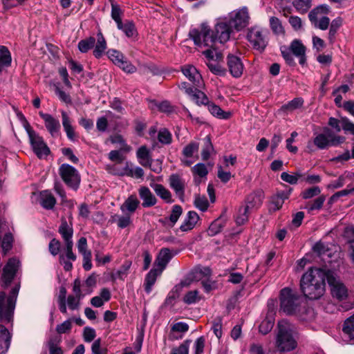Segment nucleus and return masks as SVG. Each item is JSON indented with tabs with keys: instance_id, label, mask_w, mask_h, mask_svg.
Returning a JSON list of instances; mask_svg holds the SVG:
<instances>
[{
	"instance_id": "e433bc0d",
	"label": "nucleus",
	"mask_w": 354,
	"mask_h": 354,
	"mask_svg": "<svg viewBox=\"0 0 354 354\" xmlns=\"http://www.w3.org/2000/svg\"><path fill=\"white\" fill-rule=\"evenodd\" d=\"M207 109L209 111L214 115L220 119H227L230 116V113L223 111L218 106L214 103L208 102Z\"/></svg>"
},
{
	"instance_id": "680f3d73",
	"label": "nucleus",
	"mask_w": 354,
	"mask_h": 354,
	"mask_svg": "<svg viewBox=\"0 0 354 354\" xmlns=\"http://www.w3.org/2000/svg\"><path fill=\"white\" fill-rule=\"evenodd\" d=\"M1 237V234H0V238ZM12 241V236L10 233L6 234L2 240L0 239V245L4 252H6L11 248Z\"/></svg>"
},
{
	"instance_id": "4d7b16f0",
	"label": "nucleus",
	"mask_w": 354,
	"mask_h": 354,
	"mask_svg": "<svg viewBox=\"0 0 354 354\" xmlns=\"http://www.w3.org/2000/svg\"><path fill=\"white\" fill-rule=\"evenodd\" d=\"M122 12L119 6L111 3V17L117 24V27H120V23H122L121 15Z\"/></svg>"
},
{
	"instance_id": "cd10ccee",
	"label": "nucleus",
	"mask_w": 354,
	"mask_h": 354,
	"mask_svg": "<svg viewBox=\"0 0 354 354\" xmlns=\"http://www.w3.org/2000/svg\"><path fill=\"white\" fill-rule=\"evenodd\" d=\"M11 336L8 330L3 325H0V354L5 353L10 344Z\"/></svg>"
},
{
	"instance_id": "2f4dec72",
	"label": "nucleus",
	"mask_w": 354,
	"mask_h": 354,
	"mask_svg": "<svg viewBox=\"0 0 354 354\" xmlns=\"http://www.w3.org/2000/svg\"><path fill=\"white\" fill-rule=\"evenodd\" d=\"M106 49V42L101 32L97 34V42L94 45L93 55L96 58H100L104 54Z\"/></svg>"
},
{
	"instance_id": "7c9ffc66",
	"label": "nucleus",
	"mask_w": 354,
	"mask_h": 354,
	"mask_svg": "<svg viewBox=\"0 0 354 354\" xmlns=\"http://www.w3.org/2000/svg\"><path fill=\"white\" fill-rule=\"evenodd\" d=\"M162 273V271L158 268L151 269L146 275L145 279V290L147 293H150L152 286L154 285L157 277Z\"/></svg>"
},
{
	"instance_id": "4be33fe9",
	"label": "nucleus",
	"mask_w": 354,
	"mask_h": 354,
	"mask_svg": "<svg viewBox=\"0 0 354 354\" xmlns=\"http://www.w3.org/2000/svg\"><path fill=\"white\" fill-rule=\"evenodd\" d=\"M169 185L175 191L177 196L183 199L185 194V181L178 174L170 176Z\"/></svg>"
},
{
	"instance_id": "6e6552de",
	"label": "nucleus",
	"mask_w": 354,
	"mask_h": 354,
	"mask_svg": "<svg viewBox=\"0 0 354 354\" xmlns=\"http://www.w3.org/2000/svg\"><path fill=\"white\" fill-rule=\"evenodd\" d=\"M106 170L111 174L120 176H129L140 178L144 176V171L141 167H133L131 162H127L124 166L120 164L107 165Z\"/></svg>"
},
{
	"instance_id": "bf43d9fd",
	"label": "nucleus",
	"mask_w": 354,
	"mask_h": 354,
	"mask_svg": "<svg viewBox=\"0 0 354 354\" xmlns=\"http://www.w3.org/2000/svg\"><path fill=\"white\" fill-rule=\"evenodd\" d=\"M158 140L164 145H168L171 142V134L166 129H162L158 131Z\"/></svg>"
},
{
	"instance_id": "bb28decb",
	"label": "nucleus",
	"mask_w": 354,
	"mask_h": 354,
	"mask_svg": "<svg viewBox=\"0 0 354 354\" xmlns=\"http://www.w3.org/2000/svg\"><path fill=\"white\" fill-rule=\"evenodd\" d=\"M198 220L199 216L196 212H188L183 223L180 227V230L183 232L191 230L194 227Z\"/></svg>"
},
{
	"instance_id": "0eeeda50",
	"label": "nucleus",
	"mask_w": 354,
	"mask_h": 354,
	"mask_svg": "<svg viewBox=\"0 0 354 354\" xmlns=\"http://www.w3.org/2000/svg\"><path fill=\"white\" fill-rule=\"evenodd\" d=\"M345 141V138L341 136L335 135L328 128H324V132L318 133L314 138L313 143L319 149H325L330 146H337Z\"/></svg>"
},
{
	"instance_id": "a18cd8bd",
	"label": "nucleus",
	"mask_w": 354,
	"mask_h": 354,
	"mask_svg": "<svg viewBox=\"0 0 354 354\" xmlns=\"http://www.w3.org/2000/svg\"><path fill=\"white\" fill-rule=\"evenodd\" d=\"M213 150L214 147L212 144L210 138L209 136H206L204 139V146L201 152L202 159L203 160H208Z\"/></svg>"
},
{
	"instance_id": "338daca9",
	"label": "nucleus",
	"mask_w": 354,
	"mask_h": 354,
	"mask_svg": "<svg viewBox=\"0 0 354 354\" xmlns=\"http://www.w3.org/2000/svg\"><path fill=\"white\" fill-rule=\"evenodd\" d=\"M192 171L194 174L203 178L207 176L208 171L207 167L203 163H198L192 168Z\"/></svg>"
},
{
	"instance_id": "a878e982",
	"label": "nucleus",
	"mask_w": 354,
	"mask_h": 354,
	"mask_svg": "<svg viewBox=\"0 0 354 354\" xmlns=\"http://www.w3.org/2000/svg\"><path fill=\"white\" fill-rule=\"evenodd\" d=\"M61 114L62 125L66 133L67 138L71 141H75L76 140L77 135L75 132L74 128L71 124V119L68 116V113L64 111H62Z\"/></svg>"
},
{
	"instance_id": "c85d7f7f",
	"label": "nucleus",
	"mask_w": 354,
	"mask_h": 354,
	"mask_svg": "<svg viewBox=\"0 0 354 354\" xmlns=\"http://www.w3.org/2000/svg\"><path fill=\"white\" fill-rule=\"evenodd\" d=\"M139 204L140 201L137 197L135 195H131L120 206V209L122 212H128V214H131L137 209Z\"/></svg>"
},
{
	"instance_id": "f704fd0d",
	"label": "nucleus",
	"mask_w": 354,
	"mask_h": 354,
	"mask_svg": "<svg viewBox=\"0 0 354 354\" xmlns=\"http://www.w3.org/2000/svg\"><path fill=\"white\" fill-rule=\"evenodd\" d=\"M326 201V196L324 195H320L316 198L313 201L308 202L305 205V209L308 212L314 210H319L322 208L323 205Z\"/></svg>"
},
{
	"instance_id": "603ef678",
	"label": "nucleus",
	"mask_w": 354,
	"mask_h": 354,
	"mask_svg": "<svg viewBox=\"0 0 354 354\" xmlns=\"http://www.w3.org/2000/svg\"><path fill=\"white\" fill-rule=\"evenodd\" d=\"M109 58L115 65H118L124 59V55L116 50L111 49L107 51Z\"/></svg>"
},
{
	"instance_id": "f257e3e1",
	"label": "nucleus",
	"mask_w": 354,
	"mask_h": 354,
	"mask_svg": "<svg viewBox=\"0 0 354 354\" xmlns=\"http://www.w3.org/2000/svg\"><path fill=\"white\" fill-rule=\"evenodd\" d=\"M328 270L311 268L306 272L300 280V288L304 295L309 299H318L325 292Z\"/></svg>"
},
{
	"instance_id": "37998d69",
	"label": "nucleus",
	"mask_w": 354,
	"mask_h": 354,
	"mask_svg": "<svg viewBox=\"0 0 354 354\" xmlns=\"http://www.w3.org/2000/svg\"><path fill=\"white\" fill-rule=\"evenodd\" d=\"M189 96L198 104L206 105L209 102V100L206 95L197 88H194L193 93Z\"/></svg>"
},
{
	"instance_id": "c756f323",
	"label": "nucleus",
	"mask_w": 354,
	"mask_h": 354,
	"mask_svg": "<svg viewBox=\"0 0 354 354\" xmlns=\"http://www.w3.org/2000/svg\"><path fill=\"white\" fill-rule=\"evenodd\" d=\"M56 203V199L48 190L40 193V204L46 209H52Z\"/></svg>"
},
{
	"instance_id": "473e14b6",
	"label": "nucleus",
	"mask_w": 354,
	"mask_h": 354,
	"mask_svg": "<svg viewBox=\"0 0 354 354\" xmlns=\"http://www.w3.org/2000/svg\"><path fill=\"white\" fill-rule=\"evenodd\" d=\"M109 221L115 223L119 228L123 229L131 225V215L129 214L124 215L113 214L111 216Z\"/></svg>"
},
{
	"instance_id": "20e7f679",
	"label": "nucleus",
	"mask_w": 354,
	"mask_h": 354,
	"mask_svg": "<svg viewBox=\"0 0 354 354\" xmlns=\"http://www.w3.org/2000/svg\"><path fill=\"white\" fill-rule=\"evenodd\" d=\"M189 36L193 39L194 44L200 47L214 48L218 41L214 30H212L205 24H202L199 28L191 30Z\"/></svg>"
},
{
	"instance_id": "a211bd4d",
	"label": "nucleus",
	"mask_w": 354,
	"mask_h": 354,
	"mask_svg": "<svg viewBox=\"0 0 354 354\" xmlns=\"http://www.w3.org/2000/svg\"><path fill=\"white\" fill-rule=\"evenodd\" d=\"M40 117L44 120L45 127L52 136H57L60 129L59 121L48 113L39 112Z\"/></svg>"
},
{
	"instance_id": "5701e85b",
	"label": "nucleus",
	"mask_w": 354,
	"mask_h": 354,
	"mask_svg": "<svg viewBox=\"0 0 354 354\" xmlns=\"http://www.w3.org/2000/svg\"><path fill=\"white\" fill-rule=\"evenodd\" d=\"M174 255V254L171 253L169 248H162L160 250L156 259L155 264L157 267L156 268L162 272Z\"/></svg>"
},
{
	"instance_id": "7ed1b4c3",
	"label": "nucleus",
	"mask_w": 354,
	"mask_h": 354,
	"mask_svg": "<svg viewBox=\"0 0 354 354\" xmlns=\"http://www.w3.org/2000/svg\"><path fill=\"white\" fill-rule=\"evenodd\" d=\"M298 333L296 327L286 320L277 324L275 346L279 352H290L297 346Z\"/></svg>"
},
{
	"instance_id": "f8f14e48",
	"label": "nucleus",
	"mask_w": 354,
	"mask_h": 354,
	"mask_svg": "<svg viewBox=\"0 0 354 354\" xmlns=\"http://www.w3.org/2000/svg\"><path fill=\"white\" fill-rule=\"evenodd\" d=\"M232 25L230 24V20L228 17H220L216 19L214 31L220 43L227 41L232 32Z\"/></svg>"
},
{
	"instance_id": "f03ea898",
	"label": "nucleus",
	"mask_w": 354,
	"mask_h": 354,
	"mask_svg": "<svg viewBox=\"0 0 354 354\" xmlns=\"http://www.w3.org/2000/svg\"><path fill=\"white\" fill-rule=\"evenodd\" d=\"M280 310L305 322L315 317L313 310L306 306H301L299 295L290 288H284L280 292Z\"/></svg>"
},
{
	"instance_id": "aec40b11",
	"label": "nucleus",
	"mask_w": 354,
	"mask_h": 354,
	"mask_svg": "<svg viewBox=\"0 0 354 354\" xmlns=\"http://www.w3.org/2000/svg\"><path fill=\"white\" fill-rule=\"evenodd\" d=\"M183 75L192 82L194 86L201 87L202 85V76L198 70L192 65H186L182 67Z\"/></svg>"
},
{
	"instance_id": "de8ad7c7",
	"label": "nucleus",
	"mask_w": 354,
	"mask_h": 354,
	"mask_svg": "<svg viewBox=\"0 0 354 354\" xmlns=\"http://www.w3.org/2000/svg\"><path fill=\"white\" fill-rule=\"evenodd\" d=\"M95 44V39L93 37H90L88 39L81 40L78 43V48L82 53H86L90 49L94 47Z\"/></svg>"
},
{
	"instance_id": "f3484780",
	"label": "nucleus",
	"mask_w": 354,
	"mask_h": 354,
	"mask_svg": "<svg viewBox=\"0 0 354 354\" xmlns=\"http://www.w3.org/2000/svg\"><path fill=\"white\" fill-rule=\"evenodd\" d=\"M19 262L18 260L15 259H10L4 267L2 279L5 287L8 286L14 279L19 267Z\"/></svg>"
},
{
	"instance_id": "b1692460",
	"label": "nucleus",
	"mask_w": 354,
	"mask_h": 354,
	"mask_svg": "<svg viewBox=\"0 0 354 354\" xmlns=\"http://www.w3.org/2000/svg\"><path fill=\"white\" fill-rule=\"evenodd\" d=\"M264 194L262 190H257L250 194L245 198V206L249 209L257 208L263 203Z\"/></svg>"
},
{
	"instance_id": "e2e57ef3",
	"label": "nucleus",
	"mask_w": 354,
	"mask_h": 354,
	"mask_svg": "<svg viewBox=\"0 0 354 354\" xmlns=\"http://www.w3.org/2000/svg\"><path fill=\"white\" fill-rule=\"evenodd\" d=\"M342 128L346 133H350L354 136V123L348 118H342Z\"/></svg>"
},
{
	"instance_id": "09e8293b",
	"label": "nucleus",
	"mask_w": 354,
	"mask_h": 354,
	"mask_svg": "<svg viewBox=\"0 0 354 354\" xmlns=\"http://www.w3.org/2000/svg\"><path fill=\"white\" fill-rule=\"evenodd\" d=\"M270 26L272 32L276 35L284 33V29L279 19L275 17L270 18Z\"/></svg>"
},
{
	"instance_id": "69168bd1",
	"label": "nucleus",
	"mask_w": 354,
	"mask_h": 354,
	"mask_svg": "<svg viewBox=\"0 0 354 354\" xmlns=\"http://www.w3.org/2000/svg\"><path fill=\"white\" fill-rule=\"evenodd\" d=\"M191 340L187 339L178 348L173 349L171 354H189V347Z\"/></svg>"
},
{
	"instance_id": "39448f33",
	"label": "nucleus",
	"mask_w": 354,
	"mask_h": 354,
	"mask_svg": "<svg viewBox=\"0 0 354 354\" xmlns=\"http://www.w3.org/2000/svg\"><path fill=\"white\" fill-rule=\"evenodd\" d=\"M19 286H15L6 297L4 292H0V320L9 322L12 317Z\"/></svg>"
},
{
	"instance_id": "774afa93",
	"label": "nucleus",
	"mask_w": 354,
	"mask_h": 354,
	"mask_svg": "<svg viewBox=\"0 0 354 354\" xmlns=\"http://www.w3.org/2000/svg\"><path fill=\"white\" fill-rule=\"evenodd\" d=\"M205 344V338L201 336L194 342V354H203Z\"/></svg>"
},
{
	"instance_id": "a19ab883",
	"label": "nucleus",
	"mask_w": 354,
	"mask_h": 354,
	"mask_svg": "<svg viewBox=\"0 0 354 354\" xmlns=\"http://www.w3.org/2000/svg\"><path fill=\"white\" fill-rule=\"evenodd\" d=\"M304 104V100L301 97H296L281 106V109L286 111H293L301 108Z\"/></svg>"
},
{
	"instance_id": "0e129e2a",
	"label": "nucleus",
	"mask_w": 354,
	"mask_h": 354,
	"mask_svg": "<svg viewBox=\"0 0 354 354\" xmlns=\"http://www.w3.org/2000/svg\"><path fill=\"white\" fill-rule=\"evenodd\" d=\"M117 66L127 73H133L136 71V68L125 57Z\"/></svg>"
},
{
	"instance_id": "dca6fc26",
	"label": "nucleus",
	"mask_w": 354,
	"mask_h": 354,
	"mask_svg": "<svg viewBox=\"0 0 354 354\" xmlns=\"http://www.w3.org/2000/svg\"><path fill=\"white\" fill-rule=\"evenodd\" d=\"M19 262L18 260L15 259H10L4 267L2 279L5 287L8 286L14 279L19 267Z\"/></svg>"
},
{
	"instance_id": "1a4fd4ad",
	"label": "nucleus",
	"mask_w": 354,
	"mask_h": 354,
	"mask_svg": "<svg viewBox=\"0 0 354 354\" xmlns=\"http://www.w3.org/2000/svg\"><path fill=\"white\" fill-rule=\"evenodd\" d=\"M268 30L259 26L248 30L247 39L253 48L263 52L268 44Z\"/></svg>"
},
{
	"instance_id": "ddd939ff",
	"label": "nucleus",
	"mask_w": 354,
	"mask_h": 354,
	"mask_svg": "<svg viewBox=\"0 0 354 354\" xmlns=\"http://www.w3.org/2000/svg\"><path fill=\"white\" fill-rule=\"evenodd\" d=\"M328 283L330 286L331 293L333 297L339 300L346 298L348 291L346 286L339 281L334 272L328 270Z\"/></svg>"
},
{
	"instance_id": "79ce46f5",
	"label": "nucleus",
	"mask_w": 354,
	"mask_h": 354,
	"mask_svg": "<svg viewBox=\"0 0 354 354\" xmlns=\"http://www.w3.org/2000/svg\"><path fill=\"white\" fill-rule=\"evenodd\" d=\"M189 330V326L185 322H177L171 326V333L170 337L172 339L181 338L182 335L177 337L175 335V333H185Z\"/></svg>"
},
{
	"instance_id": "5fc2aeb1",
	"label": "nucleus",
	"mask_w": 354,
	"mask_h": 354,
	"mask_svg": "<svg viewBox=\"0 0 354 354\" xmlns=\"http://www.w3.org/2000/svg\"><path fill=\"white\" fill-rule=\"evenodd\" d=\"M11 61V55L8 48L4 46H0V62L9 66Z\"/></svg>"
},
{
	"instance_id": "9d476101",
	"label": "nucleus",
	"mask_w": 354,
	"mask_h": 354,
	"mask_svg": "<svg viewBox=\"0 0 354 354\" xmlns=\"http://www.w3.org/2000/svg\"><path fill=\"white\" fill-rule=\"evenodd\" d=\"M58 171L62 180L68 187L75 190L77 189L80 184L81 176L74 167L64 163L60 165Z\"/></svg>"
},
{
	"instance_id": "4468645a",
	"label": "nucleus",
	"mask_w": 354,
	"mask_h": 354,
	"mask_svg": "<svg viewBox=\"0 0 354 354\" xmlns=\"http://www.w3.org/2000/svg\"><path fill=\"white\" fill-rule=\"evenodd\" d=\"M228 19L232 28L239 31L248 25L250 17L247 8H244L232 12Z\"/></svg>"
},
{
	"instance_id": "6e6d98bb",
	"label": "nucleus",
	"mask_w": 354,
	"mask_h": 354,
	"mask_svg": "<svg viewBox=\"0 0 354 354\" xmlns=\"http://www.w3.org/2000/svg\"><path fill=\"white\" fill-rule=\"evenodd\" d=\"M199 145L197 142H190L189 145L185 146L183 150V154L185 157L191 158L195 153L198 151Z\"/></svg>"
},
{
	"instance_id": "ea45409f",
	"label": "nucleus",
	"mask_w": 354,
	"mask_h": 354,
	"mask_svg": "<svg viewBox=\"0 0 354 354\" xmlns=\"http://www.w3.org/2000/svg\"><path fill=\"white\" fill-rule=\"evenodd\" d=\"M118 28L121 30L128 37H133L136 34L135 25L131 21H126L124 23H120V26L118 27Z\"/></svg>"
},
{
	"instance_id": "423d86ee",
	"label": "nucleus",
	"mask_w": 354,
	"mask_h": 354,
	"mask_svg": "<svg viewBox=\"0 0 354 354\" xmlns=\"http://www.w3.org/2000/svg\"><path fill=\"white\" fill-rule=\"evenodd\" d=\"M329 12L330 8L326 4L319 5L310 11L308 19L314 28L322 30L328 29L330 19L327 17V15Z\"/></svg>"
},
{
	"instance_id": "13d9d810",
	"label": "nucleus",
	"mask_w": 354,
	"mask_h": 354,
	"mask_svg": "<svg viewBox=\"0 0 354 354\" xmlns=\"http://www.w3.org/2000/svg\"><path fill=\"white\" fill-rule=\"evenodd\" d=\"M207 65L211 72L215 75L223 76L226 73L225 69L214 61H209Z\"/></svg>"
},
{
	"instance_id": "49530a36",
	"label": "nucleus",
	"mask_w": 354,
	"mask_h": 354,
	"mask_svg": "<svg viewBox=\"0 0 354 354\" xmlns=\"http://www.w3.org/2000/svg\"><path fill=\"white\" fill-rule=\"evenodd\" d=\"M343 331L351 339H354V315L344 322Z\"/></svg>"
},
{
	"instance_id": "8fccbe9b",
	"label": "nucleus",
	"mask_w": 354,
	"mask_h": 354,
	"mask_svg": "<svg viewBox=\"0 0 354 354\" xmlns=\"http://www.w3.org/2000/svg\"><path fill=\"white\" fill-rule=\"evenodd\" d=\"M274 323L272 317H266L259 325V332L263 335L268 334L272 329Z\"/></svg>"
},
{
	"instance_id": "58836bf2",
	"label": "nucleus",
	"mask_w": 354,
	"mask_h": 354,
	"mask_svg": "<svg viewBox=\"0 0 354 354\" xmlns=\"http://www.w3.org/2000/svg\"><path fill=\"white\" fill-rule=\"evenodd\" d=\"M131 266V261H125L120 267V268L118 270H117V272L111 274L112 280L115 281L117 279L124 280L127 275L128 270H129Z\"/></svg>"
},
{
	"instance_id": "864d4df0",
	"label": "nucleus",
	"mask_w": 354,
	"mask_h": 354,
	"mask_svg": "<svg viewBox=\"0 0 354 354\" xmlns=\"http://www.w3.org/2000/svg\"><path fill=\"white\" fill-rule=\"evenodd\" d=\"M321 193V189L318 186H314L310 188L304 190L301 193V196L304 199H310L315 196H319Z\"/></svg>"
},
{
	"instance_id": "2eb2a0df",
	"label": "nucleus",
	"mask_w": 354,
	"mask_h": 354,
	"mask_svg": "<svg viewBox=\"0 0 354 354\" xmlns=\"http://www.w3.org/2000/svg\"><path fill=\"white\" fill-rule=\"evenodd\" d=\"M226 62L230 74L234 77H240L244 70V65L241 59L236 55L229 54L226 57Z\"/></svg>"
},
{
	"instance_id": "3c124183",
	"label": "nucleus",
	"mask_w": 354,
	"mask_h": 354,
	"mask_svg": "<svg viewBox=\"0 0 354 354\" xmlns=\"http://www.w3.org/2000/svg\"><path fill=\"white\" fill-rule=\"evenodd\" d=\"M194 205L198 209L205 212L208 208L209 202L205 196L197 195L195 196Z\"/></svg>"
},
{
	"instance_id": "412c9836",
	"label": "nucleus",
	"mask_w": 354,
	"mask_h": 354,
	"mask_svg": "<svg viewBox=\"0 0 354 354\" xmlns=\"http://www.w3.org/2000/svg\"><path fill=\"white\" fill-rule=\"evenodd\" d=\"M138 194L142 201V205L143 207H150L157 203L156 197L147 187H140L138 189Z\"/></svg>"
},
{
	"instance_id": "4c0bfd02",
	"label": "nucleus",
	"mask_w": 354,
	"mask_h": 354,
	"mask_svg": "<svg viewBox=\"0 0 354 354\" xmlns=\"http://www.w3.org/2000/svg\"><path fill=\"white\" fill-rule=\"evenodd\" d=\"M249 208L245 205L239 208L238 213L235 217V222L239 225L245 224L248 221Z\"/></svg>"
},
{
	"instance_id": "c03bdc74",
	"label": "nucleus",
	"mask_w": 354,
	"mask_h": 354,
	"mask_svg": "<svg viewBox=\"0 0 354 354\" xmlns=\"http://www.w3.org/2000/svg\"><path fill=\"white\" fill-rule=\"evenodd\" d=\"M313 250L314 252H315L319 257L322 258H324L325 256L330 257L328 245L322 241L317 242L313 245Z\"/></svg>"
},
{
	"instance_id": "393cba45",
	"label": "nucleus",
	"mask_w": 354,
	"mask_h": 354,
	"mask_svg": "<svg viewBox=\"0 0 354 354\" xmlns=\"http://www.w3.org/2000/svg\"><path fill=\"white\" fill-rule=\"evenodd\" d=\"M290 50L293 55L299 57V62L301 65H304L306 63V48L301 41L298 39L293 40L290 44Z\"/></svg>"
},
{
	"instance_id": "6ab92c4d",
	"label": "nucleus",
	"mask_w": 354,
	"mask_h": 354,
	"mask_svg": "<svg viewBox=\"0 0 354 354\" xmlns=\"http://www.w3.org/2000/svg\"><path fill=\"white\" fill-rule=\"evenodd\" d=\"M58 232L61 235L64 243L73 242V228L72 221L71 220L67 221L64 217H62Z\"/></svg>"
},
{
	"instance_id": "9b49d317",
	"label": "nucleus",
	"mask_w": 354,
	"mask_h": 354,
	"mask_svg": "<svg viewBox=\"0 0 354 354\" xmlns=\"http://www.w3.org/2000/svg\"><path fill=\"white\" fill-rule=\"evenodd\" d=\"M26 131L30 142L35 153L38 158H42L48 155L50 149L44 142L43 138L38 135L28 125Z\"/></svg>"
},
{
	"instance_id": "72a5a7b5",
	"label": "nucleus",
	"mask_w": 354,
	"mask_h": 354,
	"mask_svg": "<svg viewBox=\"0 0 354 354\" xmlns=\"http://www.w3.org/2000/svg\"><path fill=\"white\" fill-rule=\"evenodd\" d=\"M156 194L166 202H171V194L170 192L161 184H151Z\"/></svg>"
},
{
	"instance_id": "052dcab7",
	"label": "nucleus",
	"mask_w": 354,
	"mask_h": 354,
	"mask_svg": "<svg viewBox=\"0 0 354 354\" xmlns=\"http://www.w3.org/2000/svg\"><path fill=\"white\" fill-rule=\"evenodd\" d=\"M199 300L198 291L196 290L189 291L183 297V301L187 304H194Z\"/></svg>"
},
{
	"instance_id": "c9c22d12",
	"label": "nucleus",
	"mask_w": 354,
	"mask_h": 354,
	"mask_svg": "<svg viewBox=\"0 0 354 354\" xmlns=\"http://www.w3.org/2000/svg\"><path fill=\"white\" fill-rule=\"evenodd\" d=\"M292 5L300 14H304L312 6V0H292Z\"/></svg>"
}]
</instances>
